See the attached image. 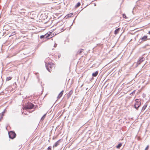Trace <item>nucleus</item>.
Here are the masks:
<instances>
[{"label": "nucleus", "mask_w": 150, "mask_h": 150, "mask_svg": "<svg viewBox=\"0 0 150 150\" xmlns=\"http://www.w3.org/2000/svg\"><path fill=\"white\" fill-rule=\"evenodd\" d=\"M45 115H46V114L44 115L42 117V119L43 118L44 119V118H45Z\"/></svg>", "instance_id": "24"}, {"label": "nucleus", "mask_w": 150, "mask_h": 150, "mask_svg": "<svg viewBox=\"0 0 150 150\" xmlns=\"http://www.w3.org/2000/svg\"><path fill=\"white\" fill-rule=\"evenodd\" d=\"M98 74V71H96L95 73H93L92 74V76L93 77H96V76Z\"/></svg>", "instance_id": "13"}, {"label": "nucleus", "mask_w": 150, "mask_h": 150, "mask_svg": "<svg viewBox=\"0 0 150 150\" xmlns=\"http://www.w3.org/2000/svg\"><path fill=\"white\" fill-rule=\"evenodd\" d=\"M48 150H52L51 146H49L48 148Z\"/></svg>", "instance_id": "22"}, {"label": "nucleus", "mask_w": 150, "mask_h": 150, "mask_svg": "<svg viewBox=\"0 0 150 150\" xmlns=\"http://www.w3.org/2000/svg\"><path fill=\"white\" fill-rule=\"evenodd\" d=\"M133 81V80H132V81Z\"/></svg>", "instance_id": "30"}, {"label": "nucleus", "mask_w": 150, "mask_h": 150, "mask_svg": "<svg viewBox=\"0 0 150 150\" xmlns=\"http://www.w3.org/2000/svg\"><path fill=\"white\" fill-rule=\"evenodd\" d=\"M73 91L71 90L67 94V96L68 99L70 97L71 95L73 94Z\"/></svg>", "instance_id": "8"}, {"label": "nucleus", "mask_w": 150, "mask_h": 150, "mask_svg": "<svg viewBox=\"0 0 150 150\" xmlns=\"http://www.w3.org/2000/svg\"><path fill=\"white\" fill-rule=\"evenodd\" d=\"M135 102L134 105V107L136 110H138L141 104V102L139 99H136L135 101Z\"/></svg>", "instance_id": "2"}, {"label": "nucleus", "mask_w": 150, "mask_h": 150, "mask_svg": "<svg viewBox=\"0 0 150 150\" xmlns=\"http://www.w3.org/2000/svg\"><path fill=\"white\" fill-rule=\"evenodd\" d=\"M147 105V104H145L143 107H142V111H144L145 109L146 108Z\"/></svg>", "instance_id": "14"}, {"label": "nucleus", "mask_w": 150, "mask_h": 150, "mask_svg": "<svg viewBox=\"0 0 150 150\" xmlns=\"http://www.w3.org/2000/svg\"><path fill=\"white\" fill-rule=\"evenodd\" d=\"M83 49H80L79 50V51L78 52L77 54H81V52H83Z\"/></svg>", "instance_id": "17"}, {"label": "nucleus", "mask_w": 150, "mask_h": 150, "mask_svg": "<svg viewBox=\"0 0 150 150\" xmlns=\"http://www.w3.org/2000/svg\"><path fill=\"white\" fill-rule=\"evenodd\" d=\"M123 17L125 18H127V17L126 15L125 14H123L122 15Z\"/></svg>", "instance_id": "19"}, {"label": "nucleus", "mask_w": 150, "mask_h": 150, "mask_svg": "<svg viewBox=\"0 0 150 150\" xmlns=\"http://www.w3.org/2000/svg\"><path fill=\"white\" fill-rule=\"evenodd\" d=\"M134 30H135V29H134L133 30H132V31H134Z\"/></svg>", "instance_id": "27"}, {"label": "nucleus", "mask_w": 150, "mask_h": 150, "mask_svg": "<svg viewBox=\"0 0 150 150\" xmlns=\"http://www.w3.org/2000/svg\"><path fill=\"white\" fill-rule=\"evenodd\" d=\"M135 91H136V90H133V91L132 92V95H134Z\"/></svg>", "instance_id": "20"}, {"label": "nucleus", "mask_w": 150, "mask_h": 150, "mask_svg": "<svg viewBox=\"0 0 150 150\" xmlns=\"http://www.w3.org/2000/svg\"><path fill=\"white\" fill-rule=\"evenodd\" d=\"M12 78L11 77L9 76L7 77L6 79V81H8L11 80V79Z\"/></svg>", "instance_id": "18"}, {"label": "nucleus", "mask_w": 150, "mask_h": 150, "mask_svg": "<svg viewBox=\"0 0 150 150\" xmlns=\"http://www.w3.org/2000/svg\"><path fill=\"white\" fill-rule=\"evenodd\" d=\"M45 65L47 70L50 72L55 68L54 64L52 62L47 63Z\"/></svg>", "instance_id": "1"}, {"label": "nucleus", "mask_w": 150, "mask_h": 150, "mask_svg": "<svg viewBox=\"0 0 150 150\" xmlns=\"http://www.w3.org/2000/svg\"><path fill=\"white\" fill-rule=\"evenodd\" d=\"M45 38V35H41L40 36V38Z\"/></svg>", "instance_id": "21"}, {"label": "nucleus", "mask_w": 150, "mask_h": 150, "mask_svg": "<svg viewBox=\"0 0 150 150\" xmlns=\"http://www.w3.org/2000/svg\"><path fill=\"white\" fill-rule=\"evenodd\" d=\"M145 59L144 57H141L138 60L137 63H134L133 65H132V67L135 66V67H137L138 65H139L141 64V62L144 61Z\"/></svg>", "instance_id": "4"}, {"label": "nucleus", "mask_w": 150, "mask_h": 150, "mask_svg": "<svg viewBox=\"0 0 150 150\" xmlns=\"http://www.w3.org/2000/svg\"><path fill=\"white\" fill-rule=\"evenodd\" d=\"M4 112H3L0 114V121H1L4 115Z\"/></svg>", "instance_id": "10"}, {"label": "nucleus", "mask_w": 150, "mask_h": 150, "mask_svg": "<svg viewBox=\"0 0 150 150\" xmlns=\"http://www.w3.org/2000/svg\"><path fill=\"white\" fill-rule=\"evenodd\" d=\"M135 32H134V33H132H132H134Z\"/></svg>", "instance_id": "28"}, {"label": "nucleus", "mask_w": 150, "mask_h": 150, "mask_svg": "<svg viewBox=\"0 0 150 150\" xmlns=\"http://www.w3.org/2000/svg\"><path fill=\"white\" fill-rule=\"evenodd\" d=\"M120 28H118L115 31V35L117 34L118 33L119 31L120 30Z\"/></svg>", "instance_id": "12"}, {"label": "nucleus", "mask_w": 150, "mask_h": 150, "mask_svg": "<svg viewBox=\"0 0 150 150\" xmlns=\"http://www.w3.org/2000/svg\"><path fill=\"white\" fill-rule=\"evenodd\" d=\"M81 5V3L80 2H78L77 3L76 5V7L77 8L79 7Z\"/></svg>", "instance_id": "16"}, {"label": "nucleus", "mask_w": 150, "mask_h": 150, "mask_svg": "<svg viewBox=\"0 0 150 150\" xmlns=\"http://www.w3.org/2000/svg\"><path fill=\"white\" fill-rule=\"evenodd\" d=\"M148 33L150 35V31H149Z\"/></svg>", "instance_id": "26"}, {"label": "nucleus", "mask_w": 150, "mask_h": 150, "mask_svg": "<svg viewBox=\"0 0 150 150\" xmlns=\"http://www.w3.org/2000/svg\"><path fill=\"white\" fill-rule=\"evenodd\" d=\"M122 145V144L121 143H119L117 146L116 148L117 149H120Z\"/></svg>", "instance_id": "15"}, {"label": "nucleus", "mask_w": 150, "mask_h": 150, "mask_svg": "<svg viewBox=\"0 0 150 150\" xmlns=\"http://www.w3.org/2000/svg\"><path fill=\"white\" fill-rule=\"evenodd\" d=\"M34 105L30 103H28L27 104L23 107V110L32 109L33 108Z\"/></svg>", "instance_id": "3"}, {"label": "nucleus", "mask_w": 150, "mask_h": 150, "mask_svg": "<svg viewBox=\"0 0 150 150\" xmlns=\"http://www.w3.org/2000/svg\"><path fill=\"white\" fill-rule=\"evenodd\" d=\"M8 134L9 137L12 139L15 138L16 136V133L14 132L13 131H10L8 133Z\"/></svg>", "instance_id": "5"}, {"label": "nucleus", "mask_w": 150, "mask_h": 150, "mask_svg": "<svg viewBox=\"0 0 150 150\" xmlns=\"http://www.w3.org/2000/svg\"><path fill=\"white\" fill-rule=\"evenodd\" d=\"M64 93V91H62L58 95L57 98L58 99L60 98L62 96Z\"/></svg>", "instance_id": "11"}, {"label": "nucleus", "mask_w": 150, "mask_h": 150, "mask_svg": "<svg viewBox=\"0 0 150 150\" xmlns=\"http://www.w3.org/2000/svg\"><path fill=\"white\" fill-rule=\"evenodd\" d=\"M149 148V146H147L146 148L144 150H147Z\"/></svg>", "instance_id": "23"}, {"label": "nucleus", "mask_w": 150, "mask_h": 150, "mask_svg": "<svg viewBox=\"0 0 150 150\" xmlns=\"http://www.w3.org/2000/svg\"><path fill=\"white\" fill-rule=\"evenodd\" d=\"M148 40L147 36V35H144L139 40V41L140 43H141L142 42Z\"/></svg>", "instance_id": "6"}, {"label": "nucleus", "mask_w": 150, "mask_h": 150, "mask_svg": "<svg viewBox=\"0 0 150 150\" xmlns=\"http://www.w3.org/2000/svg\"><path fill=\"white\" fill-rule=\"evenodd\" d=\"M16 34V33H15V32H13L12 33V34L11 35H15Z\"/></svg>", "instance_id": "25"}, {"label": "nucleus", "mask_w": 150, "mask_h": 150, "mask_svg": "<svg viewBox=\"0 0 150 150\" xmlns=\"http://www.w3.org/2000/svg\"><path fill=\"white\" fill-rule=\"evenodd\" d=\"M134 39H135V40H136V38H134Z\"/></svg>", "instance_id": "29"}, {"label": "nucleus", "mask_w": 150, "mask_h": 150, "mask_svg": "<svg viewBox=\"0 0 150 150\" xmlns=\"http://www.w3.org/2000/svg\"><path fill=\"white\" fill-rule=\"evenodd\" d=\"M61 139H59L56 142L53 146V147H56L59 144V143Z\"/></svg>", "instance_id": "9"}, {"label": "nucleus", "mask_w": 150, "mask_h": 150, "mask_svg": "<svg viewBox=\"0 0 150 150\" xmlns=\"http://www.w3.org/2000/svg\"><path fill=\"white\" fill-rule=\"evenodd\" d=\"M51 33L48 32L45 35V38L47 39H49L52 37V36L51 35Z\"/></svg>", "instance_id": "7"}]
</instances>
